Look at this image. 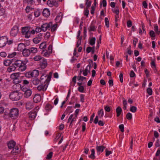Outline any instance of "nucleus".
<instances>
[{"mask_svg": "<svg viewBox=\"0 0 160 160\" xmlns=\"http://www.w3.org/2000/svg\"><path fill=\"white\" fill-rule=\"evenodd\" d=\"M13 63L17 68H18V70L22 72L26 70L27 67L24 63L22 61L18 60L15 61H13Z\"/></svg>", "mask_w": 160, "mask_h": 160, "instance_id": "obj_1", "label": "nucleus"}, {"mask_svg": "<svg viewBox=\"0 0 160 160\" xmlns=\"http://www.w3.org/2000/svg\"><path fill=\"white\" fill-rule=\"evenodd\" d=\"M9 97L12 100L17 101L19 100L22 97V94L18 91L12 92L10 94Z\"/></svg>", "mask_w": 160, "mask_h": 160, "instance_id": "obj_2", "label": "nucleus"}, {"mask_svg": "<svg viewBox=\"0 0 160 160\" xmlns=\"http://www.w3.org/2000/svg\"><path fill=\"white\" fill-rule=\"evenodd\" d=\"M52 74V72H50L48 76L45 75L44 73L42 74L40 78V83L49 84L51 78Z\"/></svg>", "mask_w": 160, "mask_h": 160, "instance_id": "obj_3", "label": "nucleus"}, {"mask_svg": "<svg viewBox=\"0 0 160 160\" xmlns=\"http://www.w3.org/2000/svg\"><path fill=\"white\" fill-rule=\"evenodd\" d=\"M9 117L13 119H16L19 115V110L17 108H13L11 109L9 113Z\"/></svg>", "mask_w": 160, "mask_h": 160, "instance_id": "obj_4", "label": "nucleus"}, {"mask_svg": "<svg viewBox=\"0 0 160 160\" xmlns=\"http://www.w3.org/2000/svg\"><path fill=\"white\" fill-rule=\"evenodd\" d=\"M19 32V27L17 25L14 26L11 29L10 35L12 37H15L18 35Z\"/></svg>", "mask_w": 160, "mask_h": 160, "instance_id": "obj_5", "label": "nucleus"}, {"mask_svg": "<svg viewBox=\"0 0 160 160\" xmlns=\"http://www.w3.org/2000/svg\"><path fill=\"white\" fill-rule=\"evenodd\" d=\"M52 25V22H49L46 23H43L41 25V27L42 29V31L45 32L47 30H50L51 29V28Z\"/></svg>", "mask_w": 160, "mask_h": 160, "instance_id": "obj_6", "label": "nucleus"}, {"mask_svg": "<svg viewBox=\"0 0 160 160\" xmlns=\"http://www.w3.org/2000/svg\"><path fill=\"white\" fill-rule=\"evenodd\" d=\"M48 84L41 83L37 87V89L39 91H46L48 86Z\"/></svg>", "mask_w": 160, "mask_h": 160, "instance_id": "obj_7", "label": "nucleus"}, {"mask_svg": "<svg viewBox=\"0 0 160 160\" xmlns=\"http://www.w3.org/2000/svg\"><path fill=\"white\" fill-rule=\"evenodd\" d=\"M8 42V38L6 37H0V48H3L5 46Z\"/></svg>", "mask_w": 160, "mask_h": 160, "instance_id": "obj_8", "label": "nucleus"}, {"mask_svg": "<svg viewBox=\"0 0 160 160\" xmlns=\"http://www.w3.org/2000/svg\"><path fill=\"white\" fill-rule=\"evenodd\" d=\"M42 38V34L41 33H39L38 35L33 39V42L35 44H38L40 42Z\"/></svg>", "mask_w": 160, "mask_h": 160, "instance_id": "obj_9", "label": "nucleus"}, {"mask_svg": "<svg viewBox=\"0 0 160 160\" xmlns=\"http://www.w3.org/2000/svg\"><path fill=\"white\" fill-rule=\"evenodd\" d=\"M47 4L50 7H52L54 6L56 7L58 6V4L57 2L53 0H48L47 2Z\"/></svg>", "mask_w": 160, "mask_h": 160, "instance_id": "obj_10", "label": "nucleus"}, {"mask_svg": "<svg viewBox=\"0 0 160 160\" xmlns=\"http://www.w3.org/2000/svg\"><path fill=\"white\" fill-rule=\"evenodd\" d=\"M47 63L46 60L44 58L42 59V62H41L39 64L40 67L39 68L43 69L45 68L47 66Z\"/></svg>", "mask_w": 160, "mask_h": 160, "instance_id": "obj_11", "label": "nucleus"}, {"mask_svg": "<svg viewBox=\"0 0 160 160\" xmlns=\"http://www.w3.org/2000/svg\"><path fill=\"white\" fill-rule=\"evenodd\" d=\"M37 112L34 110H32L28 113V117L31 120H33L37 115Z\"/></svg>", "mask_w": 160, "mask_h": 160, "instance_id": "obj_12", "label": "nucleus"}, {"mask_svg": "<svg viewBox=\"0 0 160 160\" xmlns=\"http://www.w3.org/2000/svg\"><path fill=\"white\" fill-rule=\"evenodd\" d=\"M41 97L40 95L39 94H36L34 97L33 99L34 102L37 103L41 101Z\"/></svg>", "mask_w": 160, "mask_h": 160, "instance_id": "obj_13", "label": "nucleus"}, {"mask_svg": "<svg viewBox=\"0 0 160 160\" xmlns=\"http://www.w3.org/2000/svg\"><path fill=\"white\" fill-rule=\"evenodd\" d=\"M62 18V14L61 12H60L56 18L55 20L56 23L60 22H61Z\"/></svg>", "mask_w": 160, "mask_h": 160, "instance_id": "obj_14", "label": "nucleus"}, {"mask_svg": "<svg viewBox=\"0 0 160 160\" xmlns=\"http://www.w3.org/2000/svg\"><path fill=\"white\" fill-rule=\"evenodd\" d=\"M106 147L103 145L101 146H97L96 147V149L98 153L99 154H100V152H103L104 149Z\"/></svg>", "mask_w": 160, "mask_h": 160, "instance_id": "obj_15", "label": "nucleus"}, {"mask_svg": "<svg viewBox=\"0 0 160 160\" xmlns=\"http://www.w3.org/2000/svg\"><path fill=\"white\" fill-rule=\"evenodd\" d=\"M22 54L24 57L28 56L30 54L29 48L27 49L26 48H25L24 50H23Z\"/></svg>", "mask_w": 160, "mask_h": 160, "instance_id": "obj_16", "label": "nucleus"}, {"mask_svg": "<svg viewBox=\"0 0 160 160\" xmlns=\"http://www.w3.org/2000/svg\"><path fill=\"white\" fill-rule=\"evenodd\" d=\"M16 142L13 140H11L8 143V148L10 149L13 148L15 146Z\"/></svg>", "mask_w": 160, "mask_h": 160, "instance_id": "obj_17", "label": "nucleus"}, {"mask_svg": "<svg viewBox=\"0 0 160 160\" xmlns=\"http://www.w3.org/2000/svg\"><path fill=\"white\" fill-rule=\"evenodd\" d=\"M42 14L43 16L47 17L50 15V11L48 9L45 8L43 11Z\"/></svg>", "mask_w": 160, "mask_h": 160, "instance_id": "obj_18", "label": "nucleus"}, {"mask_svg": "<svg viewBox=\"0 0 160 160\" xmlns=\"http://www.w3.org/2000/svg\"><path fill=\"white\" fill-rule=\"evenodd\" d=\"M12 63V64L11 65H10L9 66V67L7 69V71L9 72L15 71L16 68V67L14 64L13 62Z\"/></svg>", "mask_w": 160, "mask_h": 160, "instance_id": "obj_19", "label": "nucleus"}, {"mask_svg": "<svg viewBox=\"0 0 160 160\" xmlns=\"http://www.w3.org/2000/svg\"><path fill=\"white\" fill-rule=\"evenodd\" d=\"M32 93L31 90L29 89H28L24 93V96L25 97L28 98L31 96Z\"/></svg>", "mask_w": 160, "mask_h": 160, "instance_id": "obj_20", "label": "nucleus"}, {"mask_svg": "<svg viewBox=\"0 0 160 160\" xmlns=\"http://www.w3.org/2000/svg\"><path fill=\"white\" fill-rule=\"evenodd\" d=\"M20 74L19 72L13 73L11 75V78L12 79L21 78L20 76Z\"/></svg>", "mask_w": 160, "mask_h": 160, "instance_id": "obj_21", "label": "nucleus"}, {"mask_svg": "<svg viewBox=\"0 0 160 160\" xmlns=\"http://www.w3.org/2000/svg\"><path fill=\"white\" fill-rule=\"evenodd\" d=\"M25 48V45L22 43L19 44L18 47L17 49L18 51H23V50H24Z\"/></svg>", "mask_w": 160, "mask_h": 160, "instance_id": "obj_22", "label": "nucleus"}, {"mask_svg": "<svg viewBox=\"0 0 160 160\" xmlns=\"http://www.w3.org/2000/svg\"><path fill=\"white\" fill-rule=\"evenodd\" d=\"M33 107V104L32 102H28L26 103V108L27 109H32Z\"/></svg>", "mask_w": 160, "mask_h": 160, "instance_id": "obj_23", "label": "nucleus"}, {"mask_svg": "<svg viewBox=\"0 0 160 160\" xmlns=\"http://www.w3.org/2000/svg\"><path fill=\"white\" fill-rule=\"evenodd\" d=\"M80 111V109H77L75 111V117H74L71 120L70 122V126H71L72 125V122L75 121L76 120V118H77V115H78V112Z\"/></svg>", "mask_w": 160, "mask_h": 160, "instance_id": "obj_24", "label": "nucleus"}, {"mask_svg": "<svg viewBox=\"0 0 160 160\" xmlns=\"http://www.w3.org/2000/svg\"><path fill=\"white\" fill-rule=\"evenodd\" d=\"M13 62V59L11 60H5L3 62L4 64L6 66H8Z\"/></svg>", "mask_w": 160, "mask_h": 160, "instance_id": "obj_25", "label": "nucleus"}, {"mask_svg": "<svg viewBox=\"0 0 160 160\" xmlns=\"http://www.w3.org/2000/svg\"><path fill=\"white\" fill-rule=\"evenodd\" d=\"M22 81V80L21 78L13 79V82L16 84H18V86L20 85V83H21Z\"/></svg>", "mask_w": 160, "mask_h": 160, "instance_id": "obj_26", "label": "nucleus"}, {"mask_svg": "<svg viewBox=\"0 0 160 160\" xmlns=\"http://www.w3.org/2000/svg\"><path fill=\"white\" fill-rule=\"evenodd\" d=\"M31 74H32V77H37L39 74V71L37 70H34L31 72Z\"/></svg>", "mask_w": 160, "mask_h": 160, "instance_id": "obj_27", "label": "nucleus"}, {"mask_svg": "<svg viewBox=\"0 0 160 160\" xmlns=\"http://www.w3.org/2000/svg\"><path fill=\"white\" fill-rule=\"evenodd\" d=\"M13 149L12 151L11 152L13 155L15 153H18L19 152H20V150H19V148L18 146L14 147V148H12Z\"/></svg>", "mask_w": 160, "mask_h": 160, "instance_id": "obj_28", "label": "nucleus"}, {"mask_svg": "<svg viewBox=\"0 0 160 160\" xmlns=\"http://www.w3.org/2000/svg\"><path fill=\"white\" fill-rule=\"evenodd\" d=\"M96 30V27L95 25L92 23H91L89 28H88V31L89 32L94 31Z\"/></svg>", "mask_w": 160, "mask_h": 160, "instance_id": "obj_29", "label": "nucleus"}, {"mask_svg": "<svg viewBox=\"0 0 160 160\" xmlns=\"http://www.w3.org/2000/svg\"><path fill=\"white\" fill-rule=\"evenodd\" d=\"M122 112V109L121 108L118 106V107L116 109V112L117 113V116L118 117L121 114Z\"/></svg>", "mask_w": 160, "mask_h": 160, "instance_id": "obj_30", "label": "nucleus"}, {"mask_svg": "<svg viewBox=\"0 0 160 160\" xmlns=\"http://www.w3.org/2000/svg\"><path fill=\"white\" fill-rule=\"evenodd\" d=\"M29 29V28L28 27H22V34L23 35L26 32H28L30 31Z\"/></svg>", "mask_w": 160, "mask_h": 160, "instance_id": "obj_31", "label": "nucleus"}, {"mask_svg": "<svg viewBox=\"0 0 160 160\" xmlns=\"http://www.w3.org/2000/svg\"><path fill=\"white\" fill-rule=\"evenodd\" d=\"M30 53H36L37 52L38 50L37 48L32 47L29 48Z\"/></svg>", "mask_w": 160, "mask_h": 160, "instance_id": "obj_32", "label": "nucleus"}, {"mask_svg": "<svg viewBox=\"0 0 160 160\" xmlns=\"http://www.w3.org/2000/svg\"><path fill=\"white\" fill-rule=\"evenodd\" d=\"M40 82V80L37 78H34L32 80V83L35 85H38Z\"/></svg>", "mask_w": 160, "mask_h": 160, "instance_id": "obj_33", "label": "nucleus"}, {"mask_svg": "<svg viewBox=\"0 0 160 160\" xmlns=\"http://www.w3.org/2000/svg\"><path fill=\"white\" fill-rule=\"evenodd\" d=\"M58 26V25L57 23H56L54 24L53 25V24H52V25L51 27V31L52 32H53L56 31V30Z\"/></svg>", "mask_w": 160, "mask_h": 160, "instance_id": "obj_34", "label": "nucleus"}, {"mask_svg": "<svg viewBox=\"0 0 160 160\" xmlns=\"http://www.w3.org/2000/svg\"><path fill=\"white\" fill-rule=\"evenodd\" d=\"M91 154L89 156V157L91 158V159H93L95 158V156L94 154L95 153V150L94 149H92L91 150Z\"/></svg>", "mask_w": 160, "mask_h": 160, "instance_id": "obj_35", "label": "nucleus"}, {"mask_svg": "<svg viewBox=\"0 0 160 160\" xmlns=\"http://www.w3.org/2000/svg\"><path fill=\"white\" fill-rule=\"evenodd\" d=\"M43 58H42L40 55H37L33 58V59L35 61H38L40 60H42Z\"/></svg>", "mask_w": 160, "mask_h": 160, "instance_id": "obj_36", "label": "nucleus"}, {"mask_svg": "<svg viewBox=\"0 0 160 160\" xmlns=\"http://www.w3.org/2000/svg\"><path fill=\"white\" fill-rule=\"evenodd\" d=\"M112 10L113 12L115 13L117 15H119V11L118 8V7L117 6L116 8L115 9H112Z\"/></svg>", "mask_w": 160, "mask_h": 160, "instance_id": "obj_37", "label": "nucleus"}, {"mask_svg": "<svg viewBox=\"0 0 160 160\" xmlns=\"http://www.w3.org/2000/svg\"><path fill=\"white\" fill-rule=\"evenodd\" d=\"M46 43L45 42H43L41 43L39 46V48L42 49H43L46 48Z\"/></svg>", "mask_w": 160, "mask_h": 160, "instance_id": "obj_38", "label": "nucleus"}, {"mask_svg": "<svg viewBox=\"0 0 160 160\" xmlns=\"http://www.w3.org/2000/svg\"><path fill=\"white\" fill-rule=\"evenodd\" d=\"M42 54L45 57H48L50 53H49L48 51L47 50H44L42 51Z\"/></svg>", "mask_w": 160, "mask_h": 160, "instance_id": "obj_39", "label": "nucleus"}, {"mask_svg": "<svg viewBox=\"0 0 160 160\" xmlns=\"http://www.w3.org/2000/svg\"><path fill=\"white\" fill-rule=\"evenodd\" d=\"M95 38L94 37L92 38L90 40L89 43V44L92 46L94 45L95 42Z\"/></svg>", "mask_w": 160, "mask_h": 160, "instance_id": "obj_40", "label": "nucleus"}, {"mask_svg": "<svg viewBox=\"0 0 160 160\" xmlns=\"http://www.w3.org/2000/svg\"><path fill=\"white\" fill-rule=\"evenodd\" d=\"M98 114L100 118H102L104 115V112L102 109H101L98 112Z\"/></svg>", "mask_w": 160, "mask_h": 160, "instance_id": "obj_41", "label": "nucleus"}, {"mask_svg": "<svg viewBox=\"0 0 160 160\" xmlns=\"http://www.w3.org/2000/svg\"><path fill=\"white\" fill-rule=\"evenodd\" d=\"M34 14L35 17H38L40 15V11L39 9H38L35 12H34Z\"/></svg>", "mask_w": 160, "mask_h": 160, "instance_id": "obj_42", "label": "nucleus"}, {"mask_svg": "<svg viewBox=\"0 0 160 160\" xmlns=\"http://www.w3.org/2000/svg\"><path fill=\"white\" fill-rule=\"evenodd\" d=\"M34 8H32L29 6H27L26 7L25 10L27 13L31 11H32Z\"/></svg>", "mask_w": 160, "mask_h": 160, "instance_id": "obj_43", "label": "nucleus"}, {"mask_svg": "<svg viewBox=\"0 0 160 160\" xmlns=\"http://www.w3.org/2000/svg\"><path fill=\"white\" fill-rule=\"evenodd\" d=\"M149 35L152 37V39H153V38H154L155 37V33L153 30H151L149 32ZM154 39V38H153Z\"/></svg>", "mask_w": 160, "mask_h": 160, "instance_id": "obj_44", "label": "nucleus"}, {"mask_svg": "<svg viewBox=\"0 0 160 160\" xmlns=\"http://www.w3.org/2000/svg\"><path fill=\"white\" fill-rule=\"evenodd\" d=\"M137 110V108L134 106H132L130 107V110L131 112L134 113Z\"/></svg>", "mask_w": 160, "mask_h": 160, "instance_id": "obj_45", "label": "nucleus"}, {"mask_svg": "<svg viewBox=\"0 0 160 160\" xmlns=\"http://www.w3.org/2000/svg\"><path fill=\"white\" fill-rule=\"evenodd\" d=\"M45 108L47 111H49L52 108V107L50 104H47L45 106Z\"/></svg>", "mask_w": 160, "mask_h": 160, "instance_id": "obj_46", "label": "nucleus"}, {"mask_svg": "<svg viewBox=\"0 0 160 160\" xmlns=\"http://www.w3.org/2000/svg\"><path fill=\"white\" fill-rule=\"evenodd\" d=\"M25 36V37L26 38H28L30 37L31 33L30 31H29L28 32H26L25 33L23 34Z\"/></svg>", "mask_w": 160, "mask_h": 160, "instance_id": "obj_47", "label": "nucleus"}, {"mask_svg": "<svg viewBox=\"0 0 160 160\" xmlns=\"http://www.w3.org/2000/svg\"><path fill=\"white\" fill-rule=\"evenodd\" d=\"M5 13V10L4 8H0V16L4 15Z\"/></svg>", "mask_w": 160, "mask_h": 160, "instance_id": "obj_48", "label": "nucleus"}, {"mask_svg": "<svg viewBox=\"0 0 160 160\" xmlns=\"http://www.w3.org/2000/svg\"><path fill=\"white\" fill-rule=\"evenodd\" d=\"M53 152H50L47 156L46 158L48 160H50L52 156Z\"/></svg>", "mask_w": 160, "mask_h": 160, "instance_id": "obj_49", "label": "nucleus"}, {"mask_svg": "<svg viewBox=\"0 0 160 160\" xmlns=\"http://www.w3.org/2000/svg\"><path fill=\"white\" fill-rule=\"evenodd\" d=\"M86 78L81 76L78 77V80L79 82L82 81L84 79H86Z\"/></svg>", "mask_w": 160, "mask_h": 160, "instance_id": "obj_50", "label": "nucleus"}, {"mask_svg": "<svg viewBox=\"0 0 160 160\" xmlns=\"http://www.w3.org/2000/svg\"><path fill=\"white\" fill-rule=\"evenodd\" d=\"M126 117L129 120H131L132 118V114L130 112L127 113L126 115Z\"/></svg>", "mask_w": 160, "mask_h": 160, "instance_id": "obj_51", "label": "nucleus"}, {"mask_svg": "<svg viewBox=\"0 0 160 160\" xmlns=\"http://www.w3.org/2000/svg\"><path fill=\"white\" fill-rule=\"evenodd\" d=\"M86 3L85 5L87 6L86 8H89L91 5V1H86Z\"/></svg>", "mask_w": 160, "mask_h": 160, "instance_id": "obj_52", "label": "nucleus"}, {"mask_svg": "<svg viewBox=\"0 0 160 160\" xmlns=\"http://www.w3.org/2000/svg\"><path fill=\"white\" fill-rule=\"evenodd\" d=\"M105 22L106 26L108 28L109 27V22L108 18H105Z\"/></svg>", "mask_w": 160, "mask_h": 160, "instance_id": "obj_53", "label": "nucleus"}, {"mask_svg": "<svg viewBox=\"0 0 160 160\" xmlns=\"http://www.w3.org/2000/svg\"><path fill=\"white\" fill-rule=\"evenodd\" d=\"M16 54L17 53L15 52L9 54L8 56V57L10 58H12L16 56Z\"/></svg>", "mask_w": 160, "mask_h": 160, "instance_id": "obj_54", "label": "nucleus"}, {"mask_svg": "<svg viewBox=\"0 0 160 160\" xmlns=\"http://www.w3.org/2000/svg\"><path fill=\"white\" fill-rule=\"evenodd\" d=\"M147 92L149 95L152 94V89L150 88H148L147 90Z\"/></svg>", "mask_w": 160, "mask_h": 160, "instance_id": "obj_55", "label": "nucleus"}, {"mask_svg": "<svg viewBox=\"0 0 160 160\" xmlns=\"http://www.w3.org/2000/svg\"><path fill=\"white\" fill-rule=\"evenodd\" d=\"M119 128L122 132L124 131V127L123 124H122L119 125Z\"/></svg>", "mask_w": 160, "mask_h": 160, "instance_id": "obj_56", "label": "nucleus"}, {"mask_svg": "<svg viewBox=\"0 0 160 160\" xmlns=\"http://www.w3.org/2000/svg\"><path fill=\"white\" fill-rule=\"evenodd\" d=\"M84 88L83 86H80L78 87V91L81 92H82L84 91Z\"/></svg>", "mask_w": 160, "mask_h": 160, "instance_id": "obj_57", "label": "nucleus"}, {"mask_svg": "<svg viewBox=\"0 0 160 160\" xmlns=\"http://www.w3.org/2000/svg\"><path fill=\"white\" fill-rule=\"evenodd\" d=\"M82 38V37H80V38L78 40L77 42V45H76L77 47H79V46L81 44V42Z\"/></svg>", "mask_w": 160, "mask_h": 160, "instance_id": "obj_58", "label": "nucleus"}, {"mask_svg": "<svg viewBox=\"0 0 160 160\" xmlns=\"http://www.w3.org/2000/svg\"><path fill=\"white\" fill-rule=\"evenodd\" d=\"M106 154L105 155L106 156H108L110 154H112V152L111 151H108L107 148L105 149Z\"/></svg>", "mask_w": 160, "mask_h": 160, "instance_id": "obj_59", "label": "nucleus"}, {"mask_svg": "<svg viewBox=\"0 0 160 160\" xmlns=\"http://www.w3.org/2000/svg\"><path fill=\"white\" fill-rule=\"evenodd\" d=\"M131 47L129 46L128 48H127V53L129 55H131L132 53V51L131 50Z\"/></svg>", "mask_w": 160, "mask_h": 160, "instance_id": "obj_60", "label": "nucleus"}, {"mask_svg": "<svg viewBox=\"0 0 160 160\" xmlns=\"http://www.w3.org/2000/svg\"><path fill=\"white\" fill-rule=\"evenodd\" d=\"M7 56V54L5 52H2L0 53V56L2 57L5 58Z\"/></svg>", "mask_w": 160, "mask_h": 160, "instance_id": "obj_61", "label": "nucleus"}, {"mask_svg": "<svg viewBox=\"0 0 160 160\" xmlns=\"http://www.w3.org/2000/svg\"><path fill=\"white\" fill-rule=\"evenodd\" d=\"M89 14V10L88 8H86L84 11V15L86 16L87 17H88Z\"/></svg>", "mask_w": 160, "mask_h": 160, "instance_id": "obj_62", "label": "nucleus"}, {"mask_svg": "<svg viewBox=\"0 0 160 160\" xmlns=\"http://www.w3.org/2000/svg\"><path fill=\"white\" fill-rule=\"evenodd\" d=\"M35 30L36 32H40L42 31L41 27H36V28Z\"/></svg>", "mask_w": 160, "mask_h": 160, "instance_id": "obj_63", "label": "nucleus"}, {"mask_svg": "<svg viewBox=\"0 0 160 160\" xmlns=\"http://www.w3.org/2000/svg\"><path fill=\"white\" fill-rule=\"evenodd\" d=\"M155 146L158 147L160 146V140L159 139H158L156 142Z\"/></svg>", "mask_w": 160, "mask_h": 160, "instance_id": "obj_64", "label": "nucleus"}]
</instances>
